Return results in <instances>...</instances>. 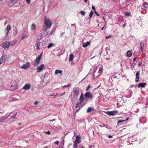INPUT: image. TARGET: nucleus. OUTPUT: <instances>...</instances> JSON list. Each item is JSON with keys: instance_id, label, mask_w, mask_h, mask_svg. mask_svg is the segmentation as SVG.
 Wrapping results in <instances>:
<instances>
[{"instance_id": "nucleus-21", "label": "nucleus", "mask_w": 148, "mask_h": 148, "mask_svg": "<svg viewBox=\"0 0 148 148\" xmlns=\"http://www.w3.org/2000/svg\"><path fill=\"white\" fill-rule=\"evenodd\" d=\"M132 51V50H130L128 51L127 53V56L128 57H130L132 55V53L131 51Z\"/></svg>"}, {"instance_id": "nucleus-1", "label": "nucleus", "mask_w": 148, "mask_h": 148, "mask_svg": "<svg viewBox=\"0 0 148 148\" xmlns=\"http://www.w3.org/2000/svg\"><path fill=\"white\" fill-rule=\"evenodd\" d=\"M44 23L45 26L43 27L44 31L47 32L48 28H50L52 25V23L51 20L45 16L44 19Z\"/></svg>"}, {"instance_id": "nucleus-39", "label": "nucleus", "mask_w": 148, "mask_h": 148, "mask_svg": "<svg viewBox=\"0 0 148 148\" xmlns=\"http://www.w3.org/2000/svg\"><path fill=\"white\" fill-rule=\"evenodd\" d=\"M90 86L89 85H88L87 87V88L86 89V91H87L90 88Z\"/></svg>"}, {"instance_id": "nucleus-60", "label": "nucleus", "mask_w": 148, "mask_h": 148, "mask_svg": "<svg viewBox=\"0 0 148 148\" xmlns=\"http://www.w3.org/2000/svg\"><path fill=\"white\" fill-rule=\"evenodd\" d=\"M12 87H14V86H11V88H12Z\"/></svg>"}, {"instance_id": "nucleus-26", "label": "nucleus", "mask_w": 148, "mask_h": 148, "mask_svg": "<svg viewBox=\"0 0 148 148\" xmlns=\"http://www.w3.org/2000/svg\"><path fill=\"white\" fill-rule=\"evenodd\" d=\"M73 54H71L70 55V56L69 57V62H71L73 60Z\"/></svg>"}, {"instance_id": "nucleus-47", "label": "nucleus", "mask_w": 148, "mask_h": 148, "mask_svg": "<svg viewBox=\"0 0 148 148\" xmlns=\"http://www.w3.org/2000/svg\"><path fill=\"white\" fill-rule=\"evenodd\" d=\"M56 144L58 145L59 143V142L58 140H57L54 142Z\"/></svg>"}, {"instance_id": "nucleus-20", "label": "nucleus", "mask_w": 148, "mask_h": 148, "mask_svg": "<svg viewBox=\"0 0 148 148\" xmlns=\"http://www.w3.org/2000/svg\"><path fill=\"white\" fill-rule=\"evenodd\" d=\"M84 100V98L83 95L82 93L81 95L79 98V100L80 101H82L83 102Z\"/></svg>"}, {"instance_id": "nucleus-2", "label": "nucleus", "mask_w": 148, "mask_h": 148, "mask_svg": "<svg viewBox=\"0 0 148 148\" xmlns=\"http://www.w3.org/2000/svg\"><path fill=\"white\" fill-rule=\"evenodd\" d=\"M45 40H42L41 42L37 40L36 44L37 49L39 50L41 49V47L45 46Z\"/></svg>"}, {"instance_id": "nucleus-18", "label": "nucleus", "mask_w": 148, "mask_h": 148, "mask_svg": "<svg viewBox=\"0 0 148 148\" xmlns=\"http://www.w3.org/2000/svg\"><path fill=\"white\" fill-rule=\"evenodd\" d=\"M90 44V42H87L84 43L82 45L83 47H86L88 45Z\"/></svg>"}, {"instance_id": "nucleus-54", "label": "nucleus", "mask_w": 148, "mask_h": 148, "mask_svg": "<svg viewBox=\"0 0 148 148\" xmlns=\"http://www.w3.org/2000/svg\"><path fill=\"white\" fill-rule=\"evenodd\" d=\"M125 24H124L123 25V27H124L125 26Z\"/></svg>"}, {"instance_id": "nucleus-5", "label": "nucleus", "mask_w": 148, "mask_h": 148, "mask_svg": "<svg viewBox=\"0 0 148 148\" xmlns=\"http://www.w3.org/2000/svg\"><path fill=\"white\" fill-rule=\"evenodd\" d=\"M118 112L116 110H114L112 111H107L106 114L110 116H114L118 114Z\"/></svg>"}, {"instance_id": "nucleus-46", "label": "nucleus", "mask_w": 148, "mask_h": 148, "mask_svg": "<svg viewBox=\"0 0 148 148\" xmlns=\"http://www.w3.org/2000/svg\"><path fill=\"white\" fill-rule=\"evenodd\" d=\"M17 1V0H11V2L12 3H15Z\"/></svg>"}, {"instance_id": "nucleus-31", "label": "nucleus", "mask_w": 148, "mask_h": 148, "mask_svg": "<svg viewBox=\"0 0 148 148\" xmlns=\"http://www.w3.org/2000/svg\"><path fill=\"white\" fill-rule=\"evenodd\" d=\"M54 46V45H53L52 43H50L49 45H48L47 47L48 48H50Z\"/></svg>"}, {"instance_id": "nucleus-56", "label": "nucleus", "mask_w": 148, "mask_h": 148, "mask_svg": "<svg viewBox=\"0 0 148 148\" xmlns=\"http://www.w3.org/2000/svg\"><path fill=\"white\" fill-rule=\"evenodd\" d=\"M65 93V92H64V93H63L62 94H61L60 95L62 96V95H64Z\"/></svg>"}, {"instance_id": "nucleus-33", "label": "nucleus", "mask_w": 148, "mask_h": 148, "mask_svg": "<svg viewBox=\"0 0 148 148\" xmlns=\"http://www.w3.org/2000/svg\"><path fill=\"white\" fill-rule=\"evenodd\" d=\"M71 84H68L67 85H65V86H62V87L63 88H65V87L66 88V87H68L71 86Z\"/></svg>"}, {"instance_id": "nucleus-9", "label": "nucleus", "mask_w": 148, "mask_h": 148, "mask_svg": "<svg viewBox=\"0 0 148 148\" xmlns=\"http://www.w3.org/2000/svg\"><path fill=\"white\" fill-rule=\"evenodd\" d=\"M40 59V56H38L36 58L34 62V66H38L39 63Z\"/></svg>"}, {"instance_id": "nucleus-34", "label": "nucleus", "mask_w": 148, "mask_h": 148, "mask_svg": "<svg viewBox=\"0 0 148 148\" xmlns=\"http://www.w3.org/2000/svg\"><path fill=\"white\" fill-rule=\"evenodd\" d=\"M80 13L82 16H84L85 15V12L81 10L80 11Z\"/></svg>"}, {"instance_id": "nucleus-15", "label": "nucleus", "mask_w": 148, "mask_h": 148, "mask_svg": "<svg viewBox=\"0 0 148 148\" xmlns=\"http://www.w3.org/2000/svg\"><path fill=\"white\" fill-rule=\"evenodd\" d=\"M146 85V84L145 83H139L138 85V88H140V87H141L142 88H144L145 87Z\"/></svg>"}, {"instance_id": "nucleus-28", "label": "nucleus", "mask_w": 148, "mask_h": 148, "mask_svg": "<svg viewBox=\"0 0 148 148\" xmlns=\"http://www.w3.org/2000/svg\"><path fill=\"white\" fill-rule=\"evenodd\" d=\"M9 115L7 117L3 118V117H0V122H2L3 121L7 118L8 117Z\"/></svg>"}, {"instance_id": "nucleus-62", "label": "nucleus", "mask_w": 148, "mask_h": 148, "mask_svg": "<svg viewBox=\"0 0 148 148\" xmlns=\"http://www.w3.org/2000/svg\"><path fill=\"white\" fill-rule=\"evenodd\" d=\"M80 108H79V109L77 110V111H79V110Z\"/></svg>"}, {"instance_id": "nucleus-61", "label": "nucleus", "mask_w": 148, "mask_h": 148, "mask_svg": "<svg viewBox=\"0 0 148 148\" xmlns=\"http://www.w3.org/2000/svg\"><path fill=\"white\" fill-rule=\"evenodd\" d=\"M74 25H75V24H72V26Z\"/></svg>"}, {"instance_id": "nucleus-25", "label": "nucleus", "mask_w": 148, "mask_h": 148, "mask_svg": "<svg viewBox=\"0 0 148 148\" xmlns=\"http://www.w3.org/2000/svg\"><path fill=\"white\" fill-rule=\"evenodd\" d=\"M31 29L33 30H34L36 29V26L34 23L32 24L31 26Z\"/></svg>"}, {"instance_id": "nucleus-12", "label": "nucleus", "mask_w": 148, "mask_h": 148, "mask_svg": "<svg viewBox=\"0 0 148 148\" xmlns=\"http://www.w3.org/2000/svg\"><path fill=\"white\" fill-rule=\"evenodd\" d=\"M31 85L29 84H26L23 87L22 89L28 90L30 88Z\"/></svg>"}, {"instance_id": "nucleus-59", "label": "nucleus", "mask_w": 148, "mask_h": 148, "mask_svg": "<svg viewBox=\"0 0 148 148\" xmlns=\"http://www.w3.org/2000/svg\"><path fill=\"white\" fill-rule=\"evenodd\" d=\"M40 56L41 57V56H42V54H40V55L38 56Z\"/></svg>"}, {"instance_id": "nucleus-32", "label": "nucleus", "mask_w": 148, "mask_h": 148, "mask_svg": "<svg viewBox=\"0 0 148 148\" xmlns=\"http://www.w3.org/2000/svg\"><path fill=\"white\" fill-rule=\"evenodd\" d=\"M18 32V31L16 29H14L13 30V33L14 34H15V35H16Z\"/></svg>"}, {"instance_id": "nucleus-23", "label": "nucleus", "mask_w": 148, "mask_h": 148, "mask_svg": "<svg viewBox=\"0 0 148 148\" xmlns=\"http://www.w3.org/2000/svg\"><path fill=\"white\" fill-rule=\"evenodd\" d=\"M62 71L61 70L57 69L56 70L55 72V73L56 74H57L58 73L61 74L62 73Z\"/></svg>"}, {"instance_id": "nucleus-13", "label": "nucleus", "mask_w": 148, "mask_h": 148, "mask_svg": "<svg viewBox=\"0 0 148 148\" xmlns=\"http://www.w3.org/2000/svg\"><path fill=\"white\" fill-rule=\"evenodd\" d=\"M140 71H137L136 74V79L135 81L136 82H137L139 79V76H140Z\"/></svg>"}, {"instance_id": "nucleus-37", "label": "nucleus", "mask_w": 148, "mask_h": 148, "mask_svg": "<svg viewBox=\"0 0 148 148\" xmlns=\"http://www.w3.org/2000/svg\"><path fill=\"white\" fill-rule=\"evenodd\" d=\"M125 15L127 16H129L130 15V14L129 12H127L125 14Z\"/></svg>"}, {"instance_id": "nucleus-63", "label": "nucleus", "mask_w": 148, "mask_h": 148, "mask_svg": "<svg viewBox=\"0 0 148 148\" xmlns=\"http://www.w3.org/2000/svg\"><path fill=\"white\" fill-rule=\"evenodd\" d=\"M103 28H104V27H103V28H102V29H101L102 30H103Z\"/></svg>"}, {"instance_id": "nucleus-27", "label": "nucleus", "mask_w": 148, "mask_h": 148, "mask_svg": "<svg viewBox=\"0 0 148 148\" xmlns=\"http://www.w3.org/2000/svg\"><path fill=\"white\" fill-rule=\"evenodd\" d=\"M82 102V101H80L78 103H77L76 105V107L77 108L80 106L81 105Z\"/></svg>"}, {"instance_id": "nucleus-40", "label": "nucleus", "mask_w": 148, "mask_h": 148, "mask_svg": "<svg viewBox=\"0 0 148 148\" xmlns=\"http://www.w3.org/2000/svg\"><path fill=\"white\" fill-rule=\"evenodd\" d=\"M45 133L46 134H51L50 132L49 131H47V132H45Z\"/></svg>"}, {"instance_id": "nucleus-30", "label": "nucleus", "mask_w": 148, "mask_h": 148, "mask_svg": "<svg viewBox=\"0 0 148 148\" xmlns=\"http://www.w3.org/2000/svg\"><path fill=\"white\" fill-rule=\"evenodd\" d=\"M93 13L92 11L91 10L90 13V14L89 15V18H90L92 16V15H93Z\"/></svg>"}, {"instance_id": "nucleus-29", "label": "nucleus", "mask_w": 148, "mask_h": 148, "mask_svg": "<svg viewBox=\"0 0 148 148\" xmlns=\"http://www.w3.org/2000/svg\"><path fill=\"white\" fill-rule=\"evenodd\" d=\"M103 71V69L102 68H99V73L98 76L100 75L102 73Z\"/></svg>"}, {"instance_id": "nucleus-45", "label": "nucleus", "mask_w": 148, "mask_h": 148, "mask_svg": "<svg viewBox=\"0 0 148 148\" xmlns=\"http://www.w3.org/2000/svg\"><path fill=\"white\" fill-rule=\"evenodd\" d=\"M136 57H134L133 59V62H135L136 60Z\"/></svg>"}, {"instance_id": "nucleus-10", "label": "nucleus", "mask_w": 148, "mask_h": 148, "mask_svg": "<svg viewBox=\"0 0 148 148\" xmlns=\"http://www.w3.org/2000/svg\"><path fill=\"white\" fill-rule=\"evenodd\" d=\"M44 67V65L43 64L40 65L38 66L37 68V71L38 72H39L41 71L43 69Z\"/></svg>"}, {"instance_id": "nucleus-43", "label": "nucleus", "mask_w": 148, "mask_h": 148, "mask_svg": "<svg viewBox=\"0 0 148 148\" xmlns=\"http://www.w3.org/2000/svg\"><path fill=\"white\" fill-rule=\"evenodd\" d=\"M92 9L94 11H96L95 7L93 5H92Z\"/></svg>"}, {"instance_id": "nucleus-24", "label": "nucleus", "mask_w": 148, "mask_h": 148, "mask_svg": "<svg viewBox=\"0 0 148 148\" xmlns=\"http://www.w3.org/2000/svg\"><path fill=\"white\" fill-rule=\"evenodd\" d=\"M75 140L77 141L79 143L81 142V137L80 136H77Z\"/></svg>"}, {"instance_id": "nucleus-11", "label": "nucleus", "mask_w": 148, "mask_h": 148, "mask_svg": "<svg viewBox=\"0 0 148 148\" xmlns=\"http://www.w3.org/2000/svg\"><path fill=\"white\" fill-rule=\"evenodd\" d=\"M6 58L7 57L6 56H3L0 58V65L5 61Z\"/></svg>"}, {"instance_id": "nucleus-8", "label": "nucleus", "mask_w": 148, "mask_h": 148, "mask_svg": "<svg viewBox=\"0 0 148 148\" xmlns=\"http://www.w3.org/2000/svg\"><path fill=\"white\" fill-rule=\"evenodd\" d=\"M79 88L76 87H74L73 88V94L77 96L79 95Z\"/></svg>"}, {"instance_id": "nucleus-38", "label": "nucleus", "mask_w": 148, "mask_h": 148, "mask_svg": "<svg viewBox=\"0 0 148 148\" xmlns=\"http://www.w3.org/2000/svg\"><path fill=\"white\" fill-rule=\"evenodd\" d=\"M57 95L56 93H53L51 95L53 96H56Z\"/></svg>"}, {"instance_id": "nucleus-6", "label": "nucleus", "mask_w": 148, "mask_h": 148, "mask_svg": "<svg viewBox=\"0 0 148 148\" xmlns=\"http://www.w3.org/2000/svg\"><path fill=\"white\" fill-rule=\"evenodd\" d=\"M10 42H5L1 45V46L5 49L8 48L10 45Z\"/></svg>"}, {"instance_id": "nucleus-4", "label": "nucleus", "mask_w": 148, "mask_h": 148, "mask_svg": "<svg viewBox=\"0 0 148 148\" xmlns=\"http://www.w3.org/2000/svg\"><path fill=\"white\" fill-rule=\"evenodd\" d=\"M11 29V26L10 25H8L4 30V32L5 33V35L7 36L9 34V31Z\"/></svg>"}, {"instance_id": "nucleus-3", "label": "nucleus", "mask_w": 148, "mask_h": 148, "mask_svg": "<svg viewBox=\"0 0 148 148\" xmlns=\"http://www.w3.org/2000/svg\"><path fill=\"white\" fill-rule=\"evenodd\" d=\"M85 97L86 99H92L93 96L89 92H86L84 94Z\"/></svg>"}, {"instance_id": "nucleus-7", "label": "nucleus", "mask_w": 148, "mask_h": 148, "mask_svg": "<svg viewBox=\"0 0 148 148\" xmlns=\"http://www.w3.org/2000/svg\"><path fill=\"white\" fill-rule=\"evenodd\" d=\"M30 66V63L29 62H27L25 64H24L20 67V68L23 69H27Z\"/></svg>"}, {"instance_id": "nucleus-35", "label": "nucleus", "mask_w": 148, "mask_h": 148, "mask_svg": "<svg viewBox=\"0 0 148 148\" xmlns=\"http://www.w3.org/2000/svg\"><path fill=\"white\" fill-rule=\"evenodd\" d=\"M17 114V112H15L14 113V114L12 116H11V118H14L16 116Z\"/></svg>"}, {"instance_id": "nucleus-50", "label": "nucleus", "mask_w": 148, "mask_h": 148, "mask_svg": "<svg viewBox=\"0 0 148 148\" xmlns=\"http://www.w3.org/2000/svg\"><path fill=\"white\" fill-rule=\"evenodd\" d=\"M141 64H142V63L141 62H140L138 64V66H141Z\"/></svg>"}, {"instance_id": "nucleus-42", "label": "nucleus", "mask_w": 148, "mask_h": 148, "mask_svg": "<svg viewBox=\"0 0 148 148\" xmlns=\"http://www.w3.org/2000/svg\"><path fill=\"white\" fill-rule=\"evenodd\" d=\"M112 37V36H111V35H110L108 36H106V38L107 39L109 38H111Z\"/></svg>"}, {"instance_id": "nucleus-44", "label": "nucleus", "mask_w": 148, "mask_h": 148, "mask_svg": "<svg viewBox=\"0 0 148 148\" xmlns=\"http://www.w3.org/2000/svg\"><path fill=\"white\" fill-rule=\"evenodd\" d=\"M26 1L28 4H29L30 3V0H26Z\"/></svg>"}, {"instance_id": "nucleus-14", "label": "nucleus", "mask_w": 148, "mask_h": 148, "mask_svg": "<svg viewBox=\"0 0 148 148\" xmlns=\"http://www.w3.org/2000/svg\"><path fill=\"white\" fill-rule=\"evenodd\" d=\"M142 8L144 10H146V8H148V3H145L142 7Z\"/></svg>"}, {"instance_id": "nucleus-57", "label": "nucleus", "mask_w": 148, "mask_h": 148, "mask_svg": "<svg viewBox=\"0 0 148 148\" xmlns=\"http://www.w3.org/2000/svg\"><path fill=\"white\" fill-rule=\"evenodd\" d=\"M18 125H21V123H18Z\"/></svg>"}, {"instance_id": "nucleus-58", "label": "nucleus", "mask_w": 148, "mask_h": 148, "mask_svg": "<svg viewBox=\"0 0 148 148\" xmlns=\"http://www.w3.org/2000/svg\"><path fill=\"white\" fill-rule=\"evenodd\" d=\"M87 1V0H84V1L85 2H86Z\"/></svg>"}, {"instance_id": "nucleus-55", "label": "nucleus", "mask_w": 148, "mask_h": 148, "mask_svg": "<svg viewBox=\"0 0 148 148\" xmlns=\"http://www.w3.org/2000/svg\"><path fill=\"white\" fill-rule=\"evenodd\" d=\"M89 148H92V146H89Z\"/></svg>"}, {"instance_id": "nucleus-52", "label": "nucleus", "mask_w": 148, "mask_h": 148, "mask_svg": "<svg viewBox=\"0 0 148 148\" xmlns=\"http://www.w3.org/2000/svg\"><path fill=\"white\" fill-rule=\"evenodd\" d=\"M80 148H85L84 146H81L79 147Z\"/></svg>"}, {"instance_id": "nucleus-64", "label": "nucleus", "mask_w": 148, "mask_h": 148, "mask_svg": "<svg viewBox=\"0 0 148 148\" xmlns=\"http://www.w3.org/2000/svg\"><path fill=\"white\" fill-rule=\"evenodd\" d=\"M22 62H25V61H24V60H23V61H22Z\"/></svg>"}, {"instance_id": "nucleus-49", "label": "nucleus", "mask_w": 148, "mask_h": 148, "mask_svg": "<svg viewBox=\"0 0 148 148\" xmlns=\"http://www.w3.org/2000/svg\"><path fill=\"white\" fill-rule=\"evenodd\" d=\"M108 137L109 138H112V135H109L108 136Z\"/></svg>"}, {"instance_id": "nucleus-19", "label": "nucleus", "mask_w": 148, "mask_h": 148, "mask_svg": "<svg viewBox=\"0 0 148 148\" xmlns=\"http://www.w3.org/2000/svg\"><path fill=\"white\" fill-rule=\"evenodd\" d=\"M94 109L92 107H88L87 110V113H89L92 111H94Z\"/></svg>"}, {"instance_id": "nucleus-16", "label": "nucleus", "mask_w": 148, "mask_h": 148, "mask_svg": "<svg viewBox=\"0 0 148 148\" xmlns=\"http://www.w3.org/2000/svg\"><path fill=\"white\" fill-rule=\"evenodd\" d=\"M140 49H141V52H142L143 51V48L144 47V42H140Z\"/></svg>"}, {"instance_id": "nucleus-22", "label": "nucleus", "mask_w": 148, "mask_h": 148, "mask_svg": "<svg viewBox=\"0 0 148 148\" xmlns=\"http://www.w3.org/2000/svg\"><path fill=\"white\" fill-rule=\"evenodd\" d=\"M129 119V118H127L126 120H119L118 121V124H120L125 122V121L128 120Z\"/></svg>"}, {"instance_id": "nucleus-41", "label": "nucleus", "mask_w": 148, "mask_h": 148, "mask_svg": "<svg viewBox=\"0 0 148 148\" xmlns=\"http://www.w3.org/2000/svg\"><path fill=\"white\" fill-rule=\"evenodd\" d=\"M94 12L97 16H99V14L97 13V12L96 11H94Z\"/></svg>"}, {"instance_id": "nucleus-51", "label": "nucleus", "mask_w": 148, "mask_h": 148, "mask_svg": "<svg viewBox=\"0 0 148 148\" xmlns=\"http://www.w3.org/2000/svg\"><path fill=\"white\" fill-rule=\"evenodd\" d=\"M38 103V102L37 101H36L34 103V104L35 105H36Z\"/></svg>"}, {"instance_id": "nucleus-53", "label": "nucleus", "mask_w": 148, "mask_h": 148, "mask_svg": "<svg viewBox=\"0 0 148 148\" xmlns=\"http://www.w3.org/2000/svg\"><path fill=\"white\" fill-rule=\"evenodd\" d=\"M53 33V30H52L50 34L51 35H52Z\"/></svg>"}, {"instance_id": "nucleus-17", "label": "nucleus", "mask_w": 148, "mask_h": 148, "mask_svg": "<svg viewBox=\"0 0 148 148\" xmlns=\"http://www.w3.org/2000/svg\"><path fill=\"white\" fill-rule=\"evenodd\" d=\"M80 143L75 140L73 141V148H77V144Z\"/></svg>"}, {"instance_id": "nucleus-36", "label": "nucleus", "mask_w": 148, "mask_h": 148, "mask_svg": "<svg viewBox=\"0 0 148 148\" xmlns=\"http://www.w3.org/2000/svg\"><path fill=\"white\" fill-rule=\"evenodd\" d=\"M101 124L100 125H99V126L101 127H103L105 126V124L103 123H101Z\"/></svg>"}, {"instance_id": "nucleus-48", "label": "nucleus", "mask_w": 148, "mask_h": 148, "mask_svg": "<svg viewBox=\"0 0 148 148\" xmlns=\"http://www.w3.org/2000/svg\"><path fill=\"white\" fill-rule=\"evenodd\" d=\"M65 33V32H62L61 34L60 35V36L62 37L63 35Z\"/></svg>"}]
</instances>
